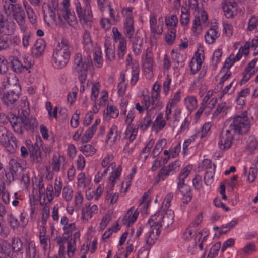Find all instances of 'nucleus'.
<instances>
[{"mask_svg":"<svg viewBox=\"0 0 258 258\" xmlns=\"http://www.w3.org/2000/svg\"><path fill=\"white\" fill-rule=\"evenodd\" d=\"M174 213L171 210H168L164 215L161 213H156L152 215L148 221L150 229L146 238V244L148 246L143 247L138 252V256L139 257L143 252L148 251L150 246L155 243V241L159 237L162 225L166 227L172 225L174 222Z\"/></svg>","mask_w":258,"mask_h":258,"instance_id":"nucleus-1","label":"nucleus"},{"mask_svg":"<svg viewBox=\"0 0 258 258\" xmlns=\"http://www.w3.org/2000/svg\"><path fill=\"white\" fill-rule=\"evenodd\" d=\"M72 48L69 41L63 38L54 49L52 64L56 69H61L69 61Z\"/></svg>","mask_w":258,"mask_h":258,"instance_id":"nucleus-2","label":"nucleus"},{"mask_svg":"<svg viewBox=\"0 0 258 258\" xmlns=\"http://www.w3.org/2000/svg\"><path fill=\"white\" fill-rule=\"evenodd\" d=\"M75 70L78 74V77L81 83L80 91L85 90V84L89 68L92 66V62L90 56L87 59H83L80 53H77L74 56Z\"/></svg>","mask_w":258,"mask_h":258,"instance_id":"nucleus-3","label":"nucleus"},{"mask_svg":"<svg viewBox=\"0 0 258 258\" xmlns=\"http://www.w3.org/2000/svg\"><path fill=\"white\" fill-rule=\"evenodd\" d=\"M91 0H77L75 3L76 13L83 25L91 26L93 14L90 5Z\"/></svg>","mask_w":258,"mask_h":258,"instance_id":"nucleus-4","label":"nucleus"},{"mask_svg":"<svg viewBox=\"0 0 258 258\" xmlns=\"http://www.w3.org/2000/svg\"><path fill=\"white\" fill-rule=\"evenodd\" d=\"M161 92V85L156 82L153 85L151 97L148 95H144L142 103L147 105L148 109L151 108H160L162 107V104L160 102V93Z\"/></svg>","mask_w":258,"mask_h":258,"instance_id":"nucleus-5","label":"nucleus"},{"mask_svg":"<svg viewBox=\"0 0 258 258\" xmlns=\"http://www.w3.org/2000/svg\"><path fill=\"white\" fill-rule=\"evenodd\" d=\"M228 128L234 134L238 133L244 134L248 133L250 128V121L247 116V112L245 111L240 115L235 117Z\"/></svg>","mask_w":258,"mask_h":258,"instance_id":"nucleus-6","label":"nucleus"},{"mask_svg":"<svg viewBox=\"0 0 258 258\" xmlns=\"http://www.w3.org/2000/svg\"><path fill=\"white\" fill-rule=\"evenodd\" d=\"M61 4L63 8L57 10L60 21L63 23L67 22L71 26L76 24L77 22L76 17L70 8V0H63Z\"/></svg>","mask_w":258,"mask_h":258,"instance_id":"nucleus-7","label":"nucleus"},{"mask_svg":"<svg viewBox=\"0 0 258 258\" xmlns=\"http://www.w3.org/2000/svg\"><path fill=\"white\" fill-rule=\"evenodd\" d=\"M0 143L10 153L15 152L17 147L16 138L2 126H0Z\"/></svg>","mask_w":258,"mask_h":258,"instance_id":"nucleus-8","label":"nucleus"},{"mask_svg":"<svg viewBox=\"0 0 258 258\" xmlns=\"http://www.w3.org/2000/svg\"><path fill=\"white\" fill-rule=\"evenodd\" d=\"M209 22L207 13L204 10L198 11L197 14L195 16L191 30L196 34L201 33L203 29L206 28L209 25Z\"/></svg>","mask_w":258,"mask_h":258,"instance_id":"nucleus-9","label":"nucleus"},{"mask_svg":"<svg viewBox=\"0 0 258 258\" xmlns=\"http://www.w3.org/2000/svg\"><path fill=\"white\" fill-rule=\"evenodd\" d=\"M133 8H124L122 10V15L125 17L123 24L124 34L125 36L131 39L135 33L134 21L132 16Z\"/></svg>","mask_w":258,"mask_h":258,"instance_id":"nucleus-10","label":"nucleus"},{"mask_svg":"<svg viewBox=\"0 0 258 258\" xmlns=\"http://www.w3.org/2000/svg\"><path fill=\"white\" fill-rule=\"evenodd\" d=\"M153 54L150 51L147 50L143 58L142 67L144 73L148 79H150L153 76L154 67Z\"/></svg>","mask_w":258,"mask_h":258,"instance_id":"nucleus-11","label":"nucleus"},{"mask_svg":"<svg viewBox=\"0 0 258 258\" xmlns=\"http://www.w3.org/2000/svg\"><path fill=\"white\" fill-rule=\"evenodd\" d=\"M234 133L229 128L225 131H223L220 135L219 140L218 143V146L221 150H227L232 145Z\"/></svg>","mask_w":258,"mask_h":258,"instance_id":"nucleus-12","label":"nucleus"},{"mask_svg":"<svg viewBox=\"0 0 258 258\" xmlns=\"http://www.w3.org/2000/svg\"><path fill=\"white\" fill-rule=\"evenodd\" d=\"M150 27L151 30V38L156 40V36L162 34L163 32V21L162 18L159 19L157 23L156 18L154 14L150 16Z\"/></svg>","mask_w":258,"mask_h":258,"instance_id":"nucleus-13","label":"nucleus"},{"mask_svg":"<svg viewBox=\"0 0 258 258\" xmlns=\"http://www.w3.org/2000/svg\"><path fill=\"white\" fill-rule=\"evenodd\" d=\"M250 47V42H247L243 46L240 47L236 56H234L233 54L230 55L228 59L226 61L227 68L231 67L235 62L239 60L242 55L245 56L248 55L249 52V50Z\"/></svg>","mask_w":258,"mask_h":258,"instance_id":"nucleus-14","label":"nucleus"},{"mask_svg":"<svg viewBox=\"0 0 258 258\" xmlns=\"http://www.w3.org/2000/svg\"><path fill=\"white\" fill-rule=\"evenodd\" d=\"M181 91L178 90L171 96L167 104L165 110V118L167 120L170 119V115L172 112V109L175 107L181 100Z\"/></svg>","mask_w":258,"mask_h":258,"instance_id":"nucleus-15","label":"nucleus"},{"mask_svg":"<svg viewBox=\"0 0 258 258\" xmlns=\"http://www.w3.org/2000/svg\"><path fill=\"white\" fill-rule=\"evenodd\" d=\"M221 5L224 15L227 18H231L236 14L237 4L235 2L225 0L222 2Z\"/></svg>","mask_w":258,"mask_h":258,"instance_id":"nucleus-16","label":"nucleus"},{"mask_svg":"<svg viewBox=\"0 0 258 258\" xmlns=\"http://www.w3.org/2000/svg\"><path fill=\"white\" fill-rule=\"evenodd\" d=\"M98 206L96 205H93L92 206H90L89 203L85 204L82 210V220L85 222L88 221L94 214L98 212Z\"/></svg>","mask_w":258,"mask_h":258,"instance_id":"nucleus-17","label":"nucleus"},{"mask_svg":"<svg viewBox=\"0 0 258 258\" xmlns=\"http://www.w3.org/2000/svg\"><path fill=\"white\" fill-rule=\"evenodd\" d=\"M147 111V114L144 120L141 122L140 127L141 130L147 129L152 122V118L154 117L158 110L160 108H151L148 109L147 105H144Z\"/></svg>","mask_w":258,"mask_h":258,"instance_id":"nucleus-18","label":"nucleus"},{"mask_svg":"<svg viewBox=\"0 0 258 258\" xmlns=\"http://www.w3.org/2000/svg\"><path fill=\"white\" fill-rule=\"evenodd\" d=\"M60 223L63 225V235L66 236L70 239L72 237V234L76 231L77 227L75 223H69V219L66 216L62 217Z\"/></svg>","mask_w":258,"mask_h":258,"instance_id":"nucleus-19","label":"nucleus"},{"mask_svg":"<svg viewBox=\"0 0 258 258\" xmlns=\"http://www.w3.org/2000/svg\"><path fill=\"white\" fill-rule=\"evenodd\" d=\"M131 60V58L130 56L128 55V58L126 60L127 64V71L130 72L131 73V84L132 85H134L137 82L139 79V73L140 71V67L138 63H133L130 64V61Z\"/></svg>","mask_w":258,"mask_h":258,"instance_id":"nucleus-20","label":"nucleus"},{"mask_svg":"<svg viewBox=\"0 0 258 258\" xmlns=\"http://www.w3.org/2000/svg\"><path fill=\"white\" fill-rule=\"evenodd\" d=\"M19 92L13 89L4 93L2 97V101L8 106L13 104L19 98Z\"/></svg>","mask_w":258,"mask_h":258,"instance_id":"nucleus-21","label":"nucleus"},{"mask_svg":"<svg viewBox=\"0 0 258 258\" xmlns=\"http://www.w3.org/2000/svg\"><path fill=\"white\" fill-rule=\"evenodd\" d=\"M66 159L63 156L59 154L54 155L51 163V166L53 171L58 172L66 164Z\"/></svg>","mask_w":258,"mask_h":258,"instance_id":"nucleus-22","label":"nucleus"},{"mask_svg":"<svg viewBox=\"0 0 258 258\" xmlns=\"http://www.w3.org/2000/svg\"><path fill=\"white\" fill-rule=\"evenodd\" d=\"M138 215L139 212L137 210H135L134 207H132L123 217L122 222L124 225L129 226L130 224H132L135 222Z\"/></svg>","mask_w":258,"mask_h":258,"instance_id":"nucleus-23","label":"nucleus"},{"mask_svg":"<svg viewBox=\"0 0 258 258\" xmlns=\"http://www.w3.org/2000/svg\"><path fill=\"white\" fill-rule=\"evenodd\" d=\"M2 85L4 89L10 88L12 89H14V90H16L17 91H20L21 90L18 79L14 75L7 77L6 80L3 82Z\"/></svg>","mask_w":258,"mask_h":258,"instance_id":"nucleus-24","label":"nucleus"},{"mask_svg":"<svg viewBox=\"0 0 258 258\" xmlns=\"http://www.w3.org/2000/svg\"><path fill=\"white\" fill-rule=\"evenodd\" d=\"M91 178L86 176L85 173L81 172L77 176V187L79 190H83L90 184Z\"/></svg>","mask_w":258,"mask_h":258,"instance_id":"nucleus-25","label":"nucleus"},{"mask_svg":"<svg viewBox=\"0 0 258 258\" xmlns=\"http://www.w3.org/2000/svg\"><path fill=\"white\" fill-rule=\"evenodd\" d=\"M11 63L13 70L17 73H20L24 70H27L31 67V64L30 62L26 64H23L19 60L15 57H12L11 58Z\"/></svg>","mask_w":258,"mask_h":258,"instance_id":"nucleus-26","label":"nucleus"},{"mask_svg":"<svg viewBox=\"0 0 258 258\" xmlns=\"http://www.w3.org/2000/svg\"><path fill=\"white\" fill-rule=\"evenodd\" d=\"M31 160L36 163L42 162L41 152L37 145H29L28 146Z\"/></svg>","mask_w":258,"mask_h":258,"instance_id":"nucleus-27","label":"nucleus"},{"mask_svg":"<svg viewBox=\"0 0 258 258\" xmlns=\"http://www.w3.org/2000/svg\"><path fill=\"white\" fill-rule=\"evenodd\" d=\"M180 166V162L179 161H175L170 164L167 167L162 168L159 171L160 176L164 175L165 177L172 174L173 172L178 170Z\"/></svg>","mask_w":258,"mask_h":258,"instance_id":"nucleus-28","label":"nucleus"},{"mask_svg":"<svg viewBox=\"0 0 258 258\" xmlns=\"http://www.w3.org/2000/svg\"><path fill=\"white\" fill-rule=\"evenodd\" d=\"M45 46V42L42 39L37 40L32 48L33 55L36 57H39L41 55L44 51Z\"/></svg>","mask_w":258,"mask_h":258,"instance_id":"nucleus-29","label":"nucleus"},{"mask_svg":"<svg viewBox=\"0 0 258 258\" xmlns=\"http://www.w3.org/2000/svg\"><path fill=\"white\" fill-rule=\"evenodd\" d=\"M105 51L106 53V59L109 61H112L115 58V47L112 42L108 40H106L104 43Z\"/></svg>","mask_w":258,"mask_h":258,"instance_id":"nucleus-30","label":"nucleus"},{"mask_svg":"<svg viewBox=\"0 0 258 258\" xmlns=\"http://www.w3.org/2000/svg\"><path fill=\"white\" fill-rule=\"evenodd\" d=\"M230 109V107L227 106L225 102L219 103L216 110L213 113L212 118L214 119L218 116H220V117H224L227 115Z\"/></svg>","mask_w":258,"mask_h":258,"instance_id":"nucleus-31","label":"nucleus"},{"mask_svg":"<svg viewBox=\"0 0 258 258\" xmlns=\"http://www.w3.org/2000/svg\"><path fill=\"white\" fill-rule=\"evenodd\" d=\"M165 24L168 30H176L178 19L175 14H169L165 18Z\"/></svg>","mask_w":258,"mask_h":258,"instance_id":"nucleus-32","label":"nucleus"},{"mask_svg":"<svg viewBox=\"0 0 258 258\" xmlns=\"http://www.w3.org/2000/svg\"><path fill=\"white\" fill-rule=\"evenodd\" d=\"M10 123L14 129V132L18 134H21L24 128V123L22 116L14 117L10 120Z\"/></svg>","mask_w":258,"mask_h":258,"instance_id":"nucleus-33","label":"nucleus"},{"mask_svg":"<svg viewBox=\"0 0 258 258\" xmlns=\"http://www.w3.org/2000/svg\"><path fill=\"white\" fill-rule=\"evenodd\" d=\"M13 17L21 25L25 23V14L21 7L17 5L13 10Z\"/></svg>","mask_w":258,"mask_h":258,"instance_id":"nucleus-34","label":"nucleus"},{"mask_svg":"<svg viewBox=\"0 0 258 258\" xmlns=\"http://www.w3.org/2000/svg\"><path fill=\"white\" fill-rule=\"evenodd\" d=\"M26 257L28 258H38L36 246L33 241H29L26 243L25 248Z\"/></svg>","mask_w":258,"mask_h":258,"instance_id":"nucleus-35","label":"nucleus"},{"mask_svg":"<svg viewBox=\"0 0 258 258\" xmlns=\"http://www.w3.org/2000/svg\"><path fill=\"white\" fill-rule=\"evenodd\" d=\"M119 115V111L117 107L114 105L108 106L104 112V117L106 120L110 118H116Z\"/></svg>","mask_w":258,"mask_h":258,"instance_id":"nucleus-36","label":"nucleus"},{"mask_svg":"<svg viewBox=\"0 0 258 258\" xmlns=\"http://www.w3.org/2000/svg\"><path fill=\"white\" fill-rule=\"evenodd\" d=\"M132 48L136 55H139L141 53L143 44V39L137 35L132 40Z\"/></svg>","mask_w":258,"mask_h":258,"instance_id":"nucleus-37","label":"nucleus"},{"mask_svg":"<svg viewBox=\"0 0 258 258\" xmlns=\"http://www.w3.org/2000/svg\"><path fill=\"white\" fill-rule=\"evenodd\" d=\"M121 171V166L119 165L117 167L114 172H112V174L109 178L110 183L108 187V188H110V190H113L115 184L116 183V181L119 180Z\"/></svg>","mask_w":258,"mask_h":258,"instance_id":"nucleus-38","label":"nucleus"},{"mask_svg":"<svg viewBox=\"0 0 258 258\" xmlns=\"http://www.w3.org/2000/svg\"><path fill=\"white\" fill-rule=\"evenodd\" d=\"M219 33L216 28H211L207 32L205 38L206 41L209 44L213 43L219 37Z\"/></svg>","mask_w":258,"mask_h":258,"instance_id":"nucleus-39","label":"nucleus"},{"mask_svg":"<svg viewBox=\"0 0 258 258\" xmlns=\"http://www.w3.org/2000/svg\"><path fill=\"white\" fill-rule=\"evenodd\" d=\"M84 49L86 51H90L93 49L92 41L90 33L85 30L83 36Z\"/></svg>","mask_w":258,"mask_h":258,"instance_id":"nucleus-40","label":"nucleus"},{"mask_svg":"<svg viewBox=\"0 0 258 258\" xmlns=\"http://www.w3.org/2000/svg\"><path fill=\"white\" fill-rule=\"evenodd\" d=\"M120 136L118 132V128L116 125H112L107 135L106 141H110L111 143H115L117 140H119Z\"/></svg>","mask_w":258,"mask_h":258,"instance_id":"nucleus-41","label":"nucleus"},{"mask_svg":"<svg viewBox=\"0 0 258 258\" xmlns=\"http://www.w3.org/2000/svg\"><path fill=\"white\" fill-rule=\"evenodd\" d=\"M166 140L164 138L158 141L152 153V156L153 158H155L156 156L160 154L163 148L166 145Z\"/></svg>","mask_w":258,"mask_h":258,"instance_id":"nucleus-42","label":"nucleus"},{"mask_svg":"<svg viewBox=\"0 0 258 258\" xmlns=\"http://www.w3.org/2000/svg\"><path fill=\"white\" fill-rule=\"evenodd\" d=\"M112 191L110 190V188H107L105 195V200L110 205L113 206L116 203L119 199V194L112 192Z\"/></svg>","mask_w":258,"mask_h":258,"instance_id":"nucleus-43","label":"nucleus"},{"mask_svg":"<svg viewBox=\"0 0 258 258\" xmlns=\"http://www.w3.org/2000/svg\"><path fill=\"white\" fill-rule=\"evenodd\" d=\"M186 108L190 111L194 110L197 106V101L194 96H187L184 99Z\"/></svg>","mask_w":258,"mask_h":258,"instance_id":"nucleus-44","label":"nucleus"},{"mask_svg":"<svg viewBox=\"0 0 258 258\" xmlns=\"http://www.w3.org/2000/svg\"><path fill=\"white\" fill-rule=\"evenodd\" d=\"M138 128L134 125L127 126L125 132V138L130 142H133L137 137Z\"/></svg>","mask_w":258,"mask_h":258,"instance_id":"nucleus-45","label":"nucleus"},{"mask_svg":"<svg viewBox=\"0 0 258 258\" xmlns=\"http://www.w3.org/2000/svg\"><path fill=\"white\" fill-rule=\"evenodd\" d=\"M246 148L250 153L258 148V141L254 136L249 137L246 142Z\"/></svg>","mask_w":258,"mask_h":258,"instance_id":"nucleus-46","label":"nucleus"},{"mask_svg":"<svg viewBox=\"0 0 258 258\" xmlns=\"http://www.w3.org/2000/svg\"><path fill=\"white\" fill-rule=\"evenodd\" d=\"M67 254L69 258H72L74 256L76 250V243L74 240H73L72 238H71L70 239L67 238Z\"/></svg>","mask_w":258,"mask_h":258,"instance_id":"nucleus-47","label":"nucleus"},{"mask_svg":"<svg viewBox=\"0 0 258 258\" xmlns=\"http://www.w3.org/2000/svg\"><path fill=\"white\" fill-rule=\"evenodd\" d=\"M58 5V0H48V10L53 19H54L55 13L57 10Z\"/></svg>","mask_w":258,"mask_h":258,"instance_id":"nucleus-48","label":"nucleus"},{"mask_svg":"<svg viewBox=\"0 0 258 258\" xmlns=\"http://www.w3.org/2000/svg\"><path fill=\"white\" fill-rule=\"evenodd\" d=\"M163 118V115L162 113L158 114L153 123V127L156 129L157 131L162 130L166 124V121Z\"/></svg>","mask_w":258,"mask_h":258,"instance_id":"nucleus-49","label":"nucleus"},{"mask_svg":"<svg viewBox=\"0 0 258 258\" xmlns=\"http://www.w3.org/2000/svg\"><path fill=\"white\" fill-rule=\"evenodd\" d=\"M80 151L86 156H92L96 152L95 147L91 144H86L80 147Z\"/></svg>","mask_w":258,"mask_h":258,"instance_id":"nucleus-50","label":"nucleus"},{"mask_svg":"<svg viewBox=\"0 0 258 258\" xmlns=\"http://www.w3.org/2000/svg\"><path fill=\"white\" fill-rule=\"evenodd\" d=\"M116 167V164L115 162L111 163L107 168L104 170V171L102 173H100L98 172L95 176L94 177V182L95 183H98L103 177L107 173L108 170H110V169L111 170H113L114 168Z\"/></svg>","mask_w":258,"mask_h":258,"instance_id":"nucleus-51","label":"nucleus"},{"mask_svg":"<svg viewBox=\"0 0 258 258\" xmlns=\"http://www.w3.org/2000/svg\"><path fill=\"white\" fill-rule=\"evenodd\" d=\"M24 123V128L26 130L33 129L37 125V122L35 118H27L26 116H22Z\"/></svg>","mask_w":258,"mask_h":258,"instance_id":"nucleus-52","label":"nucleus"},{"mask_svg":"<svg viewBox=\"0 0 258 258\" xmlns=\"http://www.w3.org/2000/svg\"><path fill=\"white\" fill-rule=\"evenodd\" d=\"M190 21V13L187 9L184 8L181 9L180 22L183 26L187 25Z\"/></svg>","mask_w":258,"mask_h":258,"instance_id":"nucleus-53","label":"nucleus"},{"mask_svg":"<svg viewBox=\"0 0 258 258\" xmlns=\"http://www.w3.org/2000/svg\"><path fill=\"white\" fill-rule=\"evenodd\" d=\"M96 131V130L95 128V126H91L89 128L82 136L81 139L82 142L86 143L89 142L93 137Z\"/></svg>","mask_w":258,"mask_h":258,"instance_id":"nucleus-54","label":"nucleus"},{"mask_svg":"<svg viewBox=\"0 0 258 258\" xmlns=\"http://www.w3.org/2000/svg\"><path fill=\"white\" fill-rule=\"evenodd\" d=\"M208 236V234L206 231L199 232L195 237V245H197L198 242H201L204 244H207L206 241Z\"/></svg>","mask_w":258,"mask_h":258,"instance_id":"nucleus-55","label":"nucleus"},{"mask_svg":"<svg viewBox=\"0 0 258 258\" xmlns=\"http://www.w3.org/2000/svg\"><path fill=\"white\" fill-rule=\"evenodd\" d=\"M62 196L66 202L72 200L73 196V191L72 188L69 186H66L62 189Z\"/></svg>","mask_w":258,"mask_h":258,"instance_id":"nucleus-56","label":"nucleus"},{"mask_svg":"<svg viewBox=\"0 0 258 258\" xmlns=\"http://www.w3.org/2000/svg\"><path fill=\"white\" fill-rule=\"evenodd\" d=\"M154 144V141L150 140L146 144V146L141 151V156H143L144 160H146L150 154V151Z\"/></svg>","mask_w":258,"mask_h":258,"instance_id":"nucleus-57","label":"nucleus"},{"mask_svg":"<svg viewBox=\"0 0 258 258\" xmlns=\"http://www.w3.org/2000/svg\"><path fill=\"white\" fill-rule=\"evenodd\" d=\"M2 4L3 9L7 15L10 14L12 11L15 8V7L17 6L11 3L8 0H3Z\"/></svg>","mask_w":258,"mask_h":258,"instance_id":"nucleus-58","label":"nucleus"},{"mask_svg":"<svg viewBox=\"0 0 258 258\" xmlns=\"http://www.w3.org/2000/svg\"><path fill=\"white\" fill-rule=\"evenodd\" d=\"M120 80V82L118 85V93L119 95H122L125 93L126 87V83L125 82V76L124 73L121 74Z\"/></svg>","mask_w":258,"mask_h":258,"instance_id":"nucleus-59","label":"nucleus"},{"mask_svg":"<svg viewBox=\"0 0 258 258\" xmlns=\"http://www.w3.org/2000/svg\"><path fill=\"white\" fill-rule=\"evenodd\" d=\"M93 55L95 65L98 68H101L103 65V59L101 50L100 49L96 50Z\"/></svg>","mask_w":258,"mask_h":258,"instance_id":"nucleus-60","label":"nucleus"},{"mask_svg":"<svg viewBox=\"0 0 258 258\" xmlns=\"http://www.w3.org/2000/svg\"><path fill=\"white\" fill-rule=\"evenodd\" d=\"M126 51V40L125 39H121L119 41L118 55L119 57H122Z\"/></svg>","mask_w":258,"mask_h":258,"instance_id":"nucleus-61","label":"nucleus"},{"mask_svg":"<svg viewBox=\"0 0 258 258\" xmlns=\"http://www.w3.org/2000/svg\"><path fill=\"white\" fill-rule=\"evenodd\" d=\"M100 89V84L99 83H92L91 99L95 101L98 96Z\"/></svg>","mask_w":258,"mask_h":258,"instance_id":"nucleus-62","label":"nucleus"},{"mask_svg":"<svg viewBox=\"0 0 258 258\" xmlns=\"http://www.w3.org/2000/svg\"><path fill=\"white\" fill-rule=\"evenodd\" d=\"M10 170L11 174L14 176V174H16L18 170L20 169L21 166L17 161L14 159H11L9 162Z\"/></svg>","mask_w":258,"mask_h":258,"instance_id":"nucleus-63","label":"nucleus"},{"mask_svg":"<svg viewBox=\"0 0 258 258\" xmlns=\"http://www.w3.org/2000/svg\"><path fill=\"white\" fill-rule=\"evenodd\" d=\"M248 29L250 31H258V18L252 16L249 20Z\"/></svg>","mask_w":258,"mask_h":258,"instance_id":"nucleus-64","label":"nucleus"}]
</instances>
